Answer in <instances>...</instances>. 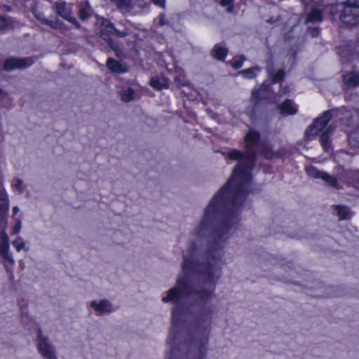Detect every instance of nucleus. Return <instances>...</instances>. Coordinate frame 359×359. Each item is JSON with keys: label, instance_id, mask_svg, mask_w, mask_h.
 Wrapping results in <instances>:
<instances>
[{"label": "nucleus", "instance_id": "obj_1", "mask_svg": "<svg viewBox=\"0 0 359 359\" xmlns=\"http://www.w3.org/2000/svg\"><path fill=\"white\" fill-rule=\"evenodd\" d=\"M170 351L165 359H189L194 352L196 359L202 354V343H168Z\"/></svg>", "mask_w": 359, "mask_h": 359}, {"label": "nucleus", "instance_id": "obj_2", "mask_svg": "<svg viewBox=\"0 0 359 359\" xmlns=\"http://www.w3.org/2000/svg\"><path fill=\"white\" fill-rule=\"evenodd\" d=\"M116 34L118 37H125L128 34L126 29L118 30L114 27L109 20L102 18L100 22V27L97 33L98 41L102 45H107L109 48L116 50L117 44L111 39V34Z\"/></svg>", "mask_w": 359, "mask_h": 359}, {"label": "nucleus", "instance_id": "obj_3", "mask_svg": "<svg viewBox=\"0 0 359 359\" xmlns=\"http://www.w3.org/2000/svg\"><path fill=\"white\" fill-rule=\"evenodd\" d=\"M341 21L350 27L359 25V0H347L340 13Z\"/></svg>", "mask_w": 359, "mask_h": 359}, {"label": "nucleus", "instance_id": "obj_4", "mask_svg": "<svg viewBox=\"0 0 359 359\" xmlns=\"http://www.w3.org/2000/svg\"><path fill=\"white\" fill-rule=\"evenodd\" d=\"M36 341L37 351L44 359H58L54 345L43 334L41 327L37 329Z\"/></svg>", "mask_w": 359, "mask_h": 359}, {"label": "nucleus", "instance_id": "obj_5", "mask_svg": "<svg viewBox=\"0 0 359 359\" xmlns=\"http://www.w3.org/2000/svg\"><path fill=\"white\" fill-rule=\"evenodd\" d=\"M336 109H330L325 111L321 116L315 119L313 124L306 130V135L310 138L316 136L327 124L334 114H336Z\"/></svg>", "mask_w": 359, "mask_h": 359}, {"label": "nucleus", "instance_id": "obj_6", "mask_svg": "<svg viewBox=\"0 0 359 359\" xmlns=\"http://www.w3.org/2000/svg\"><path fill=\"white\" fill-rule=\"evenodd\" d=\"M34 63L32 57H11L6 59L4 64V69L8 72L13 71L16 69H25L30 67Z\"/></svg>", "mask_w": 359, "mask_h": 359}, {"label": "nucleus", "instance_id": "obj_7", "mask_svg": "<svg viewBox=\"0 0 359 359\" xmlns=\"http://www.w3.org/2000/svg\"><path fill=\"white\" fill-rule=\"evenodd\" d=\"M55 8L57 13L65 20L72 22L76 27H80L79 23L72 15V8L69 5H67L65 2L56 3Z\"/></svg>", "mask_w": 359, "mask_h": 359}, {"label": "nucleus", "instance_id": "obj_8", "mask_svg": "<svg viewBox=\"0 0 359 359\" xmlns=\"http://www.w3.org/2000/svg\"><path fill=\"white\" fill-rule=\"evenodd\" d=\"M90 307L95 309L98 316L103 313H109L114 311L113 306L107 299H101L99 302L95 300L90 302Z\"/></svg>", "mask_w": 359, "mask_h": 359}, {"label": "nucleus", "instance_id": "obj_9", "mask_svg": "<svg viewBox=\"0 0 359 359\" xmlns=\"http://www.w3.org/2000/svg\"><path fill=\"white\" fill-rule=\"evenodd\" d=\"M0 256L5 262V268L7 271L11 266L14 260L12 255L9 252V243H0Z\"/></svg>", "mask_w": 359, "mask_h": 359}, {"label": "nucleus", "instance_id": "obj_10", "mask_svg": "<svg viewBox=\"0 0 359 359\" xmlns=\"http://www.w3.org/2000/svg\"><path fill=\"white\" fill-rule=\"evenodd\" d=\"M8 210L7 194L3 187H0V220L4 221Z\"/></svg>", "mask_w": 359, "mask_h": 359}, {"label": "nucleus", "instance_id": "obj_11", "mask_svg": "<svg viewBox=\"0 0 359 359\" xmlns=\"http://www.w3.org/2000/svg\"><path fill=\"white\" fill-rule=\"evenodd\" d=\"M106 65L108 69L115 73L121 74L128 71L126 65L113 58H109Z\"/></svg>", "mask_w": 359, "mask_h": 359}, {"label": "nucleus", "instance_id": "obj_12", "mask_svg": "<svg viewBox=\"0 0 359 359\" xmlns=\"http://www.w3.org/2000/svg\"><path fill=\"white\" fill-rule=\"evenodd\" d=\"M323 20V8L321 6L313 7L308 14L305 23L319 22Z\"/></svg>", "mask_w": 359, "mask_h": 359}, {"label": "nucleus", "instance_id": "obj_13", "mask_svg": "<svg viewBox=\"0 0 359 359\" xmlns=\"http://www.w3.org/2000/svg\"><path fill=\"white\" fill-rule=\"evenodd\" d=\"M343 81L348 86H359V72H350L343 76Z\"/></svg>", "mask_w": 359, "mask_h": 359}, {"label": "nucleus", "instance_id": "obj_14", "mask_svg": "<svg viewBox=\"0 0 359 359\" xmlns=\"http://www.w3.org/2000/svg\"><path fill=\"white\" fill-rule=\"evenodd\" d=\"M150 85L156 90L167 88L168 86V80L163 76H156L151 79Z\"/></svg>", "mask_w": 359, "mask_h": 359}, {"label": "nucleus", "instance_id": "obj_15", "mask_svg": "<svg viewBox=\"0 0 359 359\" xmlns=\"http://www.w3.org/2000/svg\"><path fill=\"white\" fill-rule=\"evenodd\" d=\"M278 109L280 110L281 113H286L290 115L295 114L297 111L293 102L290 100H285L282 104L278 105Z\"/></svg>", "mask_w": 359, "mask_h": 359}, {"label": "nucleus", "instance_id": "obj_16", "mask_svg": "<svg viewBox=\"0 0 359 359\" xmlns=\"http://www.w3.org/2000/svg\"><path fill=\"white\" fill-rule=\"evenodd\" d=\"M122 12L129 11L133 8V0H110Z\"/></svg>", "mask_w": 359, "mask_h": 359}, {"label": "nucleus", "instance_id": "obj_17", "mask_svg": "<svg viewBox=\"0 0 359 359\" xmlns=\"http://www.w3.org/2000/svg\"><path fill=\"white\" fill-rule=\"evenodd\" d=\"M260 71V68L258 66H255L248 69L241 70L238 72V74L241 75L245 79H253L256 76L257 74Z\"/></svg>", "mask_w": 359, "mask_h": 359}, {"label": "nucleus", "instance_id": "obj_18", "mask_svg": "<svg viewBox=\"0 0 359 359\" xmlns=\"http://www.w3.org/2000/svg\"><path fill=\"white\" fill-rule=\"evenodd\" d=\"M227 49L222 47L221 46L217 44L214 46L212 54L214 57L217 58L219 60H224L226 54Z\"/></svg>", "mask_w": 359, "mask_h": 359}, {"label": "nucleus", "instance_id": "obj_19", "mask_svg": "<svg viewBox=\"0 0 359 359\" xmlns=\"http://www.w3.org/2000/svg\"><path fill=\"white\" fill-rule=\"evenodd\" d=\"M90 6L87 1H82L79 4V16L81 20H86L90 17Z\"/></svg>", "mask_w": 359, "mask_h": 359}, {"label": "nucleus", "instance_id": "obj_20", "mask_svg": "<svg viewBox=\"0 0 359 359\" xmlns=\"http://www.w3.org/2000/svg\"><path fill=\"white\" fill-rule=\"evenodd\" d=\"M321 180H323L325 183H327V185L334 188V189H339V185L337 180L329 175L327 172H325L323 174V177H321Z\"/></svg>", "mask_w": 359, "mask_h": 359}, {"label": "nucleus", "instance_id": "obj_21", "mask_svg": "<svg viewBox=\"0 0 359 359\" xmlns=\"http://www.w3.org/2000/svg\"><path fill=\"white\" fill-rule=\"evenodd\" d=\"M335 210L339 219H348L351 217V212L347 207L337 205Z\"/></svg>", "mask_w": 359, "mask_h": 359}, {"label": "nucleus", "instance_id": "obj_22", "mask_svg": "<svg viewBox=\"0 0 359 359\" xmlns=\"http://www.w3.org/2000/svg\"><path fill=\"white\" fill-rule=\"evenodd\" d=\"M122 101L129 102L135 98V90L132 88H128L126 90H122L121 92Z\"/></svg>", "mask_w": 359, "mask_h": 359}, {"label": "nucleus", "instance_id": "obj_23", "mask_svg": "<svg viewBox=\"0 0 359 359\" xmlns=\"http://www.w3.org/2000/svg\"><path fill=\"white\" fill-rule=\"evenodd\" d=\"M36 18L41 21L43 24L50 26L53 29L58 27L57 20H52L46 19L42 13H37L35 15Z\"/></svg>", "mask_w": 359, "mask_h": 359}, {"label": "nucleus", "instance_id": "obj_24", "mask_svg": "<svg viewBox=\"0 0 359 359\" xmlns=\"http://www.w3.org/2000/svg\"><path fill=\"white\" fill-rule=\"evenodd\" d=\"M268 72L269 73L270 76L271 77V83H275L276 82H280L283 80L285 73L283 69H279L276 73L273 74L269 67H267Z\"/></svg>", "mask_w": 359, "mask_h": 359}, {"label": "nucleus", "instance_id": "obj_25", "mask_svg": "<svg viewBox=\"0 0 359 359\" xmlns=\"http://www.w3.org/2000/svg\"><path fill=\"white\" fill-rule=\"evenodd\" d=\"M320 142L325 151H329L331 150V143L330 141V135L327 133H325L324 132L321 134L320 137Z\"/></svg>", "mask_w": 359, "mask_h": 359}, {"label": "nucleus", "instance_id": "obj_26", "mask_svg": "<svg viewBox=\"0 0 359 359\" xmlns=\"http://www.w3.org/2000/svg\"><path fill=\"white\" fill-rule=\"evenodd\" d=\"M306 174L313 179H321L323 174L324 173V172L317 170L313 166L306 168Z\"/></svg>", "mask_w": 359, "mask_h": 359}, {"label": "nucleus", "instance_id": "obj_27", "mask_svg": "<svg viewBox=\"0 0 359 359\" xmlns=\"http://www.w3.org/2000/svg\"><path fill=\"white\" fill-rule=\"evenodd\" d=\"M261 153L268 159L273 158L274 156L271 147L266 144H262Z\"/></svg>", "mask_w": 359, "mask_h": 359}, {"label": "nucleus", "instance_id": "obj_28", "mask_svg": "<svg viewBox=\"0 0 359 359\" xmlns=\"http://www.w3.org/2000/svg\"><path fill=\"white\" fill-rule=\"evenodd\" d=\"M265 88H266V84L263 83V85L262 86V87L260 88H259L257 90H254L252 92V98L255 100H258L259 99H261V98H264L266 97L265 94H264Z\"/></svg>", "mask_w": 359, "mask_h": 359}, {"label": "nucleus", "instance_id": "obj_29", "mask_svg": "<svg viewBox=\"0 0 359 359\" xmlns=\"http://www.w3.org/2000/svg\"><path fill=\"white\" fill-rule=\"evenodd\" d=\"M13 245L15 248L18 252H20L21 250H28V248H25V243L21 237H17L15 240L12 242Z\"/></svg>", "mask_w": 359, "mask_h": 359}, {"label": "nucleus", "instance_id": "obj_30", "mask_svg": "<svg viewBox=\"0 0 359 359\" xmlns=\"http://www.w3.org/2000/svg\"><path fill=\"white\" fill-rule=\"evenodd\" d=\"M245 60V57L243 55L240 56L239 59L234 58L229 62L230 65L234 69H239L242 67L243 62Z\"/></svg>", "mask_w": 359, "mask_h": 359}, {"label": "nucleus", "instance_id": "obj_31", "mask_svg": "<svg viewBox=\"0 0 359 359\" xmlns=\"http://www.w3.org/2000/svg\"><path fill=\"white\" fill-rule=\"evenodd\" d=\"M220 5L226 7L228 13H231L234 8L233 0H221Z\"/></svg>", "mask_w": 359, "mask_h": 359}, {"label": "nucleus", "instance_id": "obj_32", "mask_svg": "<svg viewBox=\"0 0 359 359\" xmlns=\"http://www.w3.org/2000/svg\"><path fill=\"white\" fill-rule=\"evenodd\" d=\"M307 32L312 37H316V36H318L320 31H319V28L318 27H309L307 28Z\"/></svg>", "mask_w": 359, "mask_h": 359}, {"label": "nucleus", "instance_id": "obj_33", "mask_svg": "<svg viewBox=\"0 0 359 359\" xmlns=\"http://www.w3.org/2000/svg\"><path fill=\"white\" fill-rule=\"evenodd\" d=\"M0 243H9V238L4 230H2L0 233Z\"/></svg>", "mask_w": 359, "mask_h": 359}, {"label": "nucleus", "instance_id": "obj_34", "mask_svg": "<svg viewBox=\"0 0 359 359\" xmlns=\"http://www.w3.org/2000/svg\"><path fill=\"white\" fill-rule=\"evenodd\" d=\"M9 26L6 18L0 15V30H5Z\"/></svg>", "mask_w": 359, "mask_h": 359}, {"label": "nucleus", "instance_id": "obj_35", "mask_svg": "<svg viewBox=\"0 0 359 359\" xmlns=\"http://www.w3.org/2000/svg\"><path fill=\"white\" fill-rule=\"evenodd\" d=\"M15 187L17 188L20 193L22 194L23 191V187H22V180L20 179H18L14 184Z\"/></svg>", "mask_w": 359, "mask_h": 359}, {"label": "nucleus", "instance_id": "obj_36", "mask_svg": "<svg viewBox=\"0 0 359 359\" xmlns=\"http://www.w3.org/2000/svg\"><path fill=\"white\" fill-rule=\"evenodd\" d=\"M21 229V222L19 220L14 226L13 232L14 234H18Z\"/></svg>", "mask_w": 359, "mask_h": 359}, {"label": "nucleus", "instance_id": "obj_37", "mask_svg": "<svg viewBox=\"0 0 359 359\" xmlns=\"http://www.w3.org/2000/svg\"><path fill=\"white\" fill-rule=\"evenodd\" d=\"M152 2L157 6H159L162 8L165 7V0H151Z\"/></svg>", "mask_w": 359, "mask_h": 359}, {"label": "nucleus", "instance_id": "obj_38", "mask_svg": "<svg viewBox=\"0 0 359 359\" xmlns=\"http://www.w3.org/2000/svg\"><path fill=\"white\" fill-rule=\"evenodd\" d=\"M159 24L161 26H163L165 25H168V22L165 19V15L164 14H161L160 15Z\"/></svg>", "mask_w": 359, "mask_h": 359}, {"label": "nucleus", "instance_id": "obj_39", "mask_svg": "<svg viewBox=\"0 0 359 359\" xmlns=\"http://www.w3.org/2000/svg\"><path fill=\"white\" fill-rule=\"evenodd\" d=\"M335 130V127L332 125H330L326 130L324 131L325 133H327L328 135H330L333 131Z\"/></svg>", "mask_w": 359, "mask_h": 359}, {"label": "nucleus", "instance_id": "obj_40", "mask_svg": "<svg viewBox=\"0 0 359 359\" xmlns=\"http://www.w3.org/2000/svg\"><path fill=\"white\" fill-rule=\"evenodd\" d=\"M338 6L337 5H332L330 6V13L332 15H334L337 11H338V8H337Z\"/></svg>", "mask_w": 359, "mask_h": 359}, {"label": "nucleus", "instance_id": "obj_41", "mask_svg": "<svg viewBox=\"0 0 359 359\" xmlns=\"http://www.w3.org/2000/svg\"><path fill=\"white\" fill-rule=\"evenodd\" d=\"M289 92H290V88H289L288 86H285V87H283L282 88V93L283 94H287Z\"/></svg>", "mask_w": 359, "mask_h": 359}, {"label": "nucleus", "instance_id": "obj_42", "mask_svg": "<svg viewBox=\"0 0 359 359\" xmlns=\"http://www.w3.org/2000/svg\"><path fill=\"white\" fill-rule=\"evenodd\" d=\"M19 209L17 206H15L13 208V214H16L18 212Z\"/></svg>", "mask_w": 359, "mask_h": 359}, {"label": "nucleus", "instance_id": "obj_43", "mask_svg": "<svg viewBox=\"0 0 359 359\" xmlns=\"http://www.w3.org/2000/svg\"><path fill=\"white\" fill-rule=\"evenodd\" d=\"M276 21H277V20H273L272 18H270L269 19L266 20V22L269 23H273Z\"/></svg>", "mask_w": 359, "mask_h": 359}, {"label": "nucleus", "instance_id": "obj_44", "mask_svg": "<svg viewBox=\"0 0 359 359\" xmlns=\"http://www.w3.org/2000/svg\"><path fill=\"white\" fill-rule=\"evenodd\" d=\"M3 94H4V90L0 88V95H3Z\"/></svg>", "mask_w": 359, "mask_h": 359}]
</instances>
